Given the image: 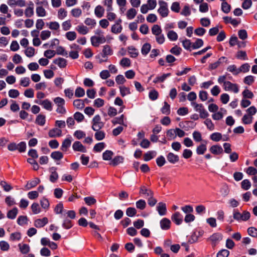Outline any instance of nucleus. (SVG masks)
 Returning <instances> with one entry per match:
<instances>
[{
  "mask_svg": "<svg viewBox=\"0 0 257 257\" xmlns=\"http://www.w3.org/2000/svg\"><path fill=\"white\" fill-rule=\"evenodd\" d=\"M226 75L219 76L218 78V82L221 84L225 91L233 92L237 93L239 92V87L237 84L233 83L226 80Z\"/></svg>",
  "mask_w": 257,
  "mask_h": 257,
  "instance_id": "nucleus-1",
  "label": "nucleus"
},
{
  "mask_svg": "<svg viewBox=\"0 0 257 257\" xmlns=\"http://www.w3.org/2000/svg\"><path fill=\"white\" fill-rule=\"evenodd\" d=\"M250 217V213L247 211H243L242 213L237 210L233 211V218L238 222L246 221Z\"/></svg>",
  "mask_w": 257,
  "mask_h": 257,
  "instance_id": "nucleus-2",
  "label": "nucleus"
},
{
  "mask_svg": "<svg viewBox=\"0 0 257 257\" xmlns=\"http://www.w3.org/2000/svg\"><path fill=\"white\" fill-rule=\"evenodd\" d=\"M53 101L57 106L56 112L62 115L65 114L66 113V109L64 107L65 100L61 97H57L54 99Z\"/></svg>",
  "mask_w": 257,
  "mask_h": 257,
  "instance_id": "nucleus-3",
  "label": "nucleus"
},
{
  "mask_svg": "<svg viewBox=\"0 0 257 257\" xmlns=\"http://www.w3.org/2000/svg\"><path fill=\"white\" fill-rule=\"evenodd\" d=\"M160 8L158 10V12L162 17H166L168 15L169 10L168 9V4L163 1H159Z\"/></svg>",
  "mask_w": 257,
  "mask_h": 257,
  "instance_id": "nucleus-4",
  "label": "nucleus"
},
{
  "mask_svg": "<svg viewBox=\"0 0 257 257\" xmlns=\"http://www.w3.org/2000/svg\"><path fill=\"white\" fill-rule=\"evenodd\" d=\"M92 128L94 131H99L104 126V123L101 121V117L99 115H96L92 120Z\"/></svg>",
  "mask_w": 257,
  "mask_h": 257,
  "instance_id": "nucleus-5",
  "label": "nucleus"
},
{
  "mask_svg": "<svg viewBox=\"0 0 257 257\" xmlns=\"http://www.w3.org/2000/svg\"><path fill=\"white\" fill-rule=\"evenodd\" d=\"M90 40L92 45L96 47H98L100 44L104 43L106 42V39L103 35L92 36L91 37Z\"/></svg>",
  "mask_w": 257,
  "mask_h": 257,
  "instance_id": "nucleus-6",
  "label": "nucleus"
},
{
  "mask_svg": "<svg viewBox=\"0 0 257 257\" xmlns=\"http://www.w3.org/2000/svg\"><path fill=\"white\" fill-rule=\"evenodd\" d=\"M35 102L43 106L45 109L51 111L52 110V103L48 99L43 100H36Z\"/></svg>",
  "mask_w": 257,
  "mask_h": 257,
  "instance_id": "nucleus-7",
  "label": "nucleus"
},
{
  "mask_svg": "<svg viewBox=\"0 0 257 257\" xmlns=\"http://www.w3.org/2000/svg\"><path fill=\"white\" fill-rule=\"evenodd\" d=\"M171 219L177 225H180L183 222V216L179 212H176L172 214Z\"/></svg>",
  "mask_w": 257,
  "mask_h": 257,
  "instance_id": "nucleus-8",
  "label": "nucleus"
},
{
  "mask_svg": "<svg viewBox=\"0 0 257 257\" xmlns=\"http://www.w3.org/2000/svg\"><path fill=\"white\" fill-rule=\"evenodd\" d=\"M72 148L75 151L86 152V149L79 141L75 142L72 145Z\"/></svg>",
  "mask_w": 257,
  "mask_h": 257,
  "instance_id": "nucleus-9",
  "label": "nucleus"
},
{
  "mask_svg": "<svg viewBox=\"0 0 257 257\" xmlns=\"http://www.w3.org/2000/svg\"><path fill=\"white\" fill-rule=\"evenodd\" d=\"M7 3L11 7L15 6L24 7L26 4L25 0H8Z\"/></svg>",
  "mask_w": 257,
  "mask_h": 257,
  "instance_id": "nucleus-10",
  "label": "nucleus"
},
{
  "mask_svg": "<svg viewBox=\"0 0 257 257\" xmlns=\"http://www.w3.org/2000/svg\"><path fill=\"white\" fill-rule=\"evenodd\" d=\"M222 235L221 233H215L210 236L208 239L211 241L213 245L215 246L217 242L222 239Z\"/></svg>",
  "mask_w": 257,
  "mask_h": 257,
  "instance_id": "nucleus-11",
  "label": "nucleus"
},
{
  "mask_svg": "<svg viewBox=\"0 0 257 257\" xmlns=\"http://www.w3.org/2000/svg\"><path fill=\"white\" fill-rule=\"evenodd\" d=\"M171 224V221L167 218H163L160 222L161 229L165 230H168L170 228Z\"/></svg>",
  "mask_w": 257,
  "mask_h": 257,
  "instance_id": "nucleus-12",
  "label": "nucleus"
},
{
  "mask_svg": "<svg viewBox=\"0 0 257 257\" xmlns=\"http://www.w3.org/2000/svg\"><path fill=\"white\" fill-rule=\"evenodd\" d=\"M49 171L51 173L50 176V181L51 182H55L58 179V174L57 172V168L55 167H51L49 169Z\"/></svg>",
  "mask_w": 257,
  "mask_h": 257,
  "instance_id": "nucleus-13",
  "label": "nucleus"
},
{
  "mask_svg": "<svg viewBox=\"0 0 257 257\" xmlns=\"http://www.w3.org/2000/svg\"><path fill=\"white\" fill-rule=\"evenodd\" d=\"M157 210L161 216L166 215L167 213L166 205L163 202H159L157 206Z\"/></svg>",
  "mask_w": 257,
  "mask_h": 257,
  "instance_id": "nucleus-14",
  "label": "nucleus"
},
{
  "mask_svg": "<svg viewBox=\"0 0 257 257\" xmlns=\"http://www.w3.org/2000/svg\"><path fill=\"white\" fill-rule=\"evenodd\" d=\"M48 219L47 217L42 219H37L34 222V225L37 228H41L48 223Z\"/></svg>",
  "mask_w": 257,
  "mask_h": 257,
  "instance_id": "nucleus-15",
  "label": "nucleus"
},
{
  "mask_svg": "<svg viewBox=\"0 0 257 257\" xmlns=\"http://www.w3.org/2000/svg\"><path fill=\"white\" fill-rule=\"evenodd\" d=\"M48 135L50 138L59 137L62 136V131L58 128H54L49 131Z\"/></svg>",
  "mask_w": 257,
  "mask_h": 257,
  "instance_id": "nucleus-16",
  "label": "nucleus"
},
{
  "mask_svg": "<svg viewBox=\"0 0 257 257\" xmlns=\"http://www.w3.org/2000/svg\"><path fill=\"white\" fill-rule=\"evenodd\" d=\"M104 9L100 5L97 6L94 9L95 15L98 18L103 16L104 13Z\"/></svg>",
  "mask_w": 257,
  "mask_h": 257,
  "instance_id": "nucleus-17",
  "label": "nucleus"
},
{
  "mask_svg": "<svg viewBox=\"0 0 257 257\" xmlns=\"http://www.w3.org/2000/svg\"><path fill=\"white\" fill-rule=\"evenodd\" d=\"M53 63L57 65L60 68H64L67 65V61L63 58H58L53 61Z\"/></svg>",
  "mask_w": 257,
  "mask_h": 257,
  "instance_id": "nucleus-18",
  "label": "nucleus"
},
{
  "mask_svg": "<svg viewBox=\"0 0 257 257\" xmlns=\"http://www.w3.org/2000/svg\"><path fill=\"white\" fill-rule=\"evenodd\" d=\"M168 161L172 163L175 164L179 161V157L173 153H169L167 156Z\"/></svg>",
  "mask_w": 257,
  "mask_h": 257,
  "instance_id": "nucleus-19",
  "label": "nucleus"
},
{
  "mask_svg": "<svg viewBox=\"0 0 257 257\" xmlns=\"http://www.w3.org/2000/svg\"><path fill=\"white\" fill-rule=\"evenodd\" d=\"M40 183V180L38 178H36L34 180L28 182L26 185V188L27 189L29 190L32 188L35 187Z\"/></svg>",
  "mask_w": 257,
  "mask_h": 257,
  "instance_id": "nucleus-20",
  "label": "nucleus"
},
{
  "mask_svg": "<svg viewBox=\"0 0 257 257\" xmlns=\"http://www.w3.org/2000/svg\"><path fill=\"white\" fill-rule=\"evenodd\" d=\"M210 151L213 154L218 155L223 152V149L219 145H213L210 148Z\"/></svg>",
  "mask_w": 257,
  "mask_h": 257,
  "instance_id": "nucleus-21",
  "label": "nucleus"
},
{
  "mask_svg": "<svg viewBox=\"0 0 257 257\" xmlns=\"http://www.w3.org/2000/svg\"><path fill=\"white\" fill-rule=\"evenodd\" d=\"M140 194H143L145 197H149L151 196H153V192L150 189H147L145 186H142L140 188Z\"/></svg>",
  "mask_w": 257,
  "mask_h": 257,
  "instance_id": "nucleus-22",
  "label": "nucleus"
},
{
  "mask_svg": "<svg viewBox=\"0 0 257 257\" xmlns=\"http://www.w3.org/2000/svg\"><path fill=\"white\" fill-rule=\"evenodd\" d=\"M66 216L67 217H69L70 219H72L75 218V216H76V214H75V211L73 210H69V211L65 210L64 211V213L62 214V215H61L60 217L61 218H65V217H66Z\"/></svg>",
  "mask_w": 257,
  "mask_h": 257,
  "instance_id": "nucleus-23",
  "label": "nucleus"
},
{
  "mask_svg": "<svg viewBox=\"0 0 257 257\" xmlns=\"http://www.w3.org/2000/svg\"><path fill=\"white\" fill-rule=\"evenodd\" d=\"M71 144V140L70 138L65 139L62 144L61 150L64 152L67 151V149L70 147Z\"/></svg>",
  "mask_w": 257,
  "mask_h": 257,
  "instance_id": "nucleus-24",
  "label": "nucleus"
},
{
  "mask_svg": "<svg viewBox=\"0 0 257 257\" xmlns=\"http://www.w3.org/2000/svg\"><path fill=\"white\" fill-rule=\"evenodd\" d=\"M124 160V158L122 156H117L115 157L110 163V165L112 166H116L120 163H122Z\"/></svg>",
  "mask_w": 257,
  "mask_h": 257,
  "instance_id": "nucleus-25",
  "label": "nucleus"
},
{
  "mask_svg": "<svg viewBox=\"0 0 257 257\" xmlns=\"http://www.w3.org/2000/svg\"><path fill=\"white\" fill-rule=\"evenodd\" d=\"M20 251L23 253L26 254L30 251V248L28 244L25 243H20L18 245Z\"/></svg>",
  "mask_w": 257,
  "mask_h": 257,
  "instance_id": "nucleus-26",
  "label": "nucleus"
},
{
  "mask_svg": "<svg viewBox=\"0 0 257 257\" xmlns=\"http://www.w3.org/2000/svg\"><path fill=\"white\" fill-rule=\"evenodd\" d=\"M18 213V210L17 208L15 207L8 212L7 217L9 219H14L16 218Z\"/></svg>",
  "mask_w": 257,
  "mask_h": 257,
  "instance_id": "nucleus-27",
  "label": "nucleus"
},
{
  "mask_svg": "<svg viewBox=\"0 0 257 257\" xmlns=\"http://www.w3.org/2000/svg\"><path fill=\"white\" fill-rule=\"evenodd\" d=\"M61 218L63 219V221L62 223L63 227H64L65 229H68L72 227L73 225L71 220L67 218V217Z\"/></svg>",
  "mask_w": 257,
  "mask_h": 257,
  "instance_id": "nucleus-28",
  "label": "nucleus"
},
{
  "mask_svg": "<svg viewBox=\"0 0 257 257\" xmlns=\"http://www.w3.org/2000/svg\"><path fill=\"white\" fill-rule=\"evenodd\" d=\"M128 52L132 58H136L139 55V52L136 48L133 46H130L127 48Z\"/></svg>",
  "mask_w": 257,
  "mask_h": 257,
  "instance_id": "nucleus-29",
  "label": "nucleus"
},
{
  "mask_svg": "<svg viewBox=\"0 0 257 257\" xmlns=\"http://www.w3.org/2000/svg\"><path fill=\"white\" fill-rule=\"evenodd\" d=\"M156 152L155 151H149L144 155V160L145 161H148L153 158H154L156 155Z\"/></svg>",
  "mask_w": 257,
  "mask_h": 257,
  "instance_id": "nucleus-30",
  "label": "nucleus"
},
{
  "mask_svg": "<svg viewBox=\"0 0 257 257\" xmlns=\"http://www.w3.org/2000/svg\"><path fill=\"white\" fill-rule=\"evenodd\" d=\"M227 70L232 73L234 75H237L239 74V68H237L235 65H231L227 67Z\"/></svg>",
  "mask_w": 257,
  "mask_h": 257,
  "instance_id": "nucleus-31",
  "label": "nucleus"
},
{
  "mask_svg": "<svg viewBox=\"0 0 257 257\" xmlns=\"http://www.w3.org/2000/svg\"><path fill=\"white\" fill-rule=\"evenodd\" d=\"M73 105L78 109H82L84 107L85 104H84V101H82V99H78L74 100Z\"/></svg>",
  "mask_w": 257,
  "mask_h": 257,
  "instance_id": "nucleus-32",
  "label": "nucleus"
},
{
  "mask_svg": "<svg viewBox=\"0 0 257 257\" xmlns=\"http://www.w3.org/2000/svg\"><path fill=\"white\" fill-rule=\"evenodd\" d=\"M120 93L122 97L131 94L130 89L128 87H126L124 86H120L119 87Z\"/></svg>",
  "mask_w": 257,
  "mask_h": 257,
  "instance_id": "nucleus-33",
  "label": "nucleus"
},
{
  "mask_svg": "<svg viewBox=\"0 0 257 257\" xmlns=\"http://www.w3.org/2000/svg\"><path fill=\"white\" fill-rule=\"evenodd\" d=\"M45 121V116L43 114H39L36 119V123L41 126L44 125Z\"/></svg>",
  "mask_w": 257,
  "mask_h": 257,
  "instance_id": "nucleus-34",
  "label": "nucleus"
},
{
  "mask_svg": "<svg viewBox=\"0 0 257 257\" xmlns=\"http://www.w3.org/2000/svg\"><path fill=\"white\" fill-rule=\"evenodd\" d=\"M137 14V11L134 8H131L127 11L126 15L128 19L132 20L135 17Z\"/></svg>",
  "mask_w": 257,
  "mask_h": 257,
  "instance_id": "nucleus-35",
  "label": "nucleus"
},
{
  "mask_svg": "<svg viewBox=\"0 0 257 257\" xmlns=\"http://www.w3.org/2000/svg\"><path fill=\"white\" fill-rule=\"evenodd\" d=\"M95 131L96 133H95L94 137L96 140L101 141L105 138V134L103 131L100 130Z\"/></svg>",
  "mask_w": 257,
  "mask_h": 257,
  "instance_id": "nucleus-36",
  "label": "nucleus"
},
{
  "mask_svg": "<svg viewBox=\"0 0 257 257\" xmlns=\"http://www.w3.org/2000/svg\"><path fill=\"white\" fill-rule=\"evenodd\" d=\"M207 150L205 144H201L197 147L196 149V153L198 155H203Z\"/></svg>",
  "mask_w": 257,
  "mask_h": 257,
  "instance_id": "nucleus-37",
  "label": "nucleus"
},
{
  "mask_svg": "<svg viewBox=\"0 0 257 257\" xmlns=\"http://www.w3.org/2000/svg\"><path fill=\"white\" fill-rule=\"evenodd\" d=\"M51 157L55 160H60L63 157V154L59 151H55L51 153Z\"/></svg>",
  "mask_w": 257,
  "mask_h": 257,
  "instance_id": "nucleus-38",
  "label": "nucleus"
},
{
  "mask_svg": "<svg viewBox=\"0 0 257 257\" xmlns=\"http://www.w3.org/2000/svg\"><path fill=\"white\" fill-rule=\"evenodd\" d=\"M236 57L238 59L246 60L248 59L246 53L244 51H238L236 54Z\"/></svg>",
  "mask_w": 257,
  "mask_h": 257,
  "instance_id": "nucleus-39",
  "label": "nucleus"
},
{
  "mask_svg": "<svg viewBox=\"0 0 257 257\" xmlns=\"http://www.w3.org/2000/svg\"><path fill=\"white\" fill-rule=\"evenodd\" d=\"M76 29L80 34L82 35H86L88 32V28L84 25H79Z\"/></svg>",
  "mask_w": 257,
  "mask_h": 257,
  "instance_id": "nucleus-40",
  "label": "nucleus"
},
{
  "mask_svg": "<svg viewBox=\"0 0 257 257\" xmlns=\"http://www.w3.org/2000/svg\"><path fill=\"white\" fill-rule=\"evenodd\" d=\"M151 48V46L149 43H145L143 45L142 49L141 52L143 55H146L150 52Z\"/></svg>",
  "mask_w": 257,
  "mask_h": 257,
  "instance_id": "nucleus-41",
  "label": "nucleus"
},
{
  "mask_svg": "<svg viewBox=\"0 0 257 257\" xmlns=\"http://www.w3.org/2000/svg\"><path fill=\"white\" fill-rule=\"evenodd\" d=\"M231 10V6L227 2H223L221 4V10L225 14H228L230 12Z\"/></svg>",
  "mask_w": 257,
  "mask_h": 257,
  "instance_id": "nucleus-42",
  "label": "nucleus"
},
{
  "mask_svg": "<svg viewBox=\"0 0 257 257\" xmlns=\"http://www.w3.org/2000/svg\"><path fill=\"white\" fill-rule=\"evenodd\" d=\"M65 36L68 40L72 41L76 39L77 34L74 31H69L66 33Z\"/></svg>",
  "mask_w": 257,
  "mask_h": 257,
  "instance_id": "nucleus-43",
  "label": "nucleus"
},
{
  "mask_svg": "<svg viewBox=\"0 0 257 257\" xmlns=\"http://www.w3.org/2000/svg\"><path fill=\"white\" fill-rule=\"evenodd\" d=\"M31 208L33 213L35 214H38L41 212V208L38 203H33Z\"/></svg>",
  "mask_w": 257,
  "mask_h": 257,
  "instance_id": "nucleus-44",
  "label": "nucleus"
},
{
  "mask_svg": "<svg viewBox=\"0 0 257 257\" xmlns=\"http://www.w3.org/2000/svg\"><path fill=\"white\" fill-rule=\"evenodd\" d=\"M203 41L201 39H197L196 41L192 43V48L193 49H197L203 45Z\"/></svg>",
  "mask_w": 257,
  "mask_h": 257,
  "instance_id": "nucleus-45",
  "label": "nucleus"
},
{
  "mask_svg": "<svg viewBox=\"0 0 257 257\" xmlns=\"http://www.w3.org/2000/svg\"><path fill=\"white\" fill-rule=\"evenodd\" d=\"M63 205L61 202L59 203L55 207L54 211L56 214L61 215L64 213Z\"/></svg>",
  "mask_w": 257,
  "mask_h": 257,
  "instance_id": "nucleus-46",
  "label": "nucleus"
},
{
  "mask_svg": "<svg viewBox=\"0 0 257 257\" xmlns=\"http://www.w3.org/2000/svg\"><path fill=\"white\" fill-rule=\"evenodd\" d=\"M113 155V153L111 151H105L102 154V158L104 160H110Z\"/></svg>",
  "mask_w": 257,
  "mask_h": 257,
  "instance_id": "nucleus-47",
  "label": "nucleus"
},
{
  "mask_svg": "<svg viewBox=\"0 0 257 257\" xmlns=\"http://www.w3.org/2000/svg\"><path fill=\"white\" fill-rule=\"evenodd\" d=\"M167 136L170 140H174L176 137V129H170L167 132Z\"/></svg>",
  "mask_w": 257,
  "mask_h": 257,
  "instance_id": "nucleus-48",
  "label": "nucleus"
},
{
  "mask_svg": "<svg viewBox=\"0 0 257 257\" xmlns=\"http://www.w3.org/2000/svg\"><path fill=\"white\" fill-rule=\"evenodd\" d=\"M162 30L158 25H155L152 28V34L154 35H159L162 33Z\"/></svg>",
  "mask_w": 257,
  "mask_h": 257,
  "instance_id": "nucleus-49",
  "label": "nucleus"
},
{
  "mask_svg": "<svg viewBox=\"0 0 257 257\" xmlns=\"http://www.w3.org/2000/svg\"><path fill=\"white\" fill-rule=\"evenodd\" d=\"M168 38L171 41H174L177 40L178 35L174 31H169L167 33Z\"/></svg>",
  "mask_w": 257,
  "mask_h": 257,
  "instance_id": "nucleus-50",
  "label": "nucleus"
},
{
  "mask_svg": "<svg viewBox=\"0 0 257 257\" xmlns=\"http://www.w3.org/2000/svg\"><path fill=\"white\" fill-rule=\"evenodd\" d=\"M136 207L140 210H144L146 207V203L144 200L140 199L136 203Z\"/></svg>",
  "mask_w": 257,
  "mask_h": 257,
  "instance_id": "nucleus-51",
  "label": "nucleus"
},
{
  "mask_svg": "<svg viewBox=\"0 0 257 257\" xmlns=\"http://www.w3.org/2000/svg\"><path fill=\"white\" fill-rule=\"evenodd\" d=\"M28 217L26 216H20L17 219V223L20 225H24L27 224Z\"/></svg>",
  "mask_w": 257,
  "mask_h": 257,
  "instance_id": "nucleus-52",
  "label": "nucleus"
},
{
  "mask_svg": "<svg viewBox=\"0 0 257 257\" xmlns=\"http://www.w3.org/2000/svg\"><path fill=\"white\" fill-rule=\"evenodd\" d=\"M103 5L106 7V11H112L113 10L112 8V0H104Z\"/></svg>",
  "mask_w": 257,
  "mask_h": 257,
  "instance_id": "nucleus-53",
  "label": "nucleus"
},
{
  "mask_svg": "<svg viewBox=\"0 0 257 257\" xmlns=\"http://www.w3.org/2000/svg\"><path fill=\"white\" fill-rule=\"evenodd\" d=\"M210 139L215 142H218L222 139V135L219 133H214L210 135Z\"/></svg>",
  "mask_w": 257,
  "mask_h": 257,
  "instance_id": "nucleus-54",
  "label": "nucleus"
},
{
  "mask_svg": "<svg viewBox=\"0 0 257 257\" xmlns=\"http://www.w3.org/2000/svg\"><path fill=\"white\" fill-rule=\"evenodd\" d=\"M102 52L104 55H111L113 51L109 45H106L103 46Z\"/></svg>",
  "mask_w": 257,
  "mask_h": 257,
  "instance_id": "nucleus-55",
  "label": "nucleus"
},
{
  "mask_svg": "<svg viewBox=\"0 0 257 257\" xmlns=\"http://www.w3.org/2000/svg\"><path fill=\"white\" fill-rule=\"evenodd\" d=\"M55 52L56 54L58 55H61L66 57H67L68 55L67 52L65 50L64 48L62 46H58L57 48L56 52Z\"/></svg>",
  "mask_w": 257,
  "mask_h": 257,
  "instance_id": "nucleus-56",
  "label": "nucleus"
},
{
  "mask_svg": "<svg viewBox=\"0 0 257 257\" xmlns=\"http://www.w3.org/2000/svg\"><path fill=\"white\" fill-rule=\"evenodd\" d=\"M105 145L103 142L97 143L94 146L93 150L96 152H100L104 148Z\"/></svg>",
  "mask_w": 257,
  "mask_h": 257,
  "instance_id": "nucleus-57",
  "label": "nucleus"
},
{
  "mask_svg": "<svg viewBox=\"0 0 257 257\" xmlns=\"http://www.w3.org/2000/svg\"><path fill=\"white\" fill-rule=\"evenodd\" d=\"M85 95L84 89L80 87H77L75 90V95L77 97H81Z\"/></svg>",
  "mask_w": 257,
  "mask_h": 257,
  "instance_id": "nucleus-58",
  "label": "nucleus"
},
{
  "mask_svg": "<svg viewBox=\"0 0 257 257\" xmlns=\"http://www.w3.org/2000/svg\"><path fill=\"white\" fill-rule=\"evenodd\" d=\"M67 15V11L64 8H60L58 12V17L60 20H63Z\"/></svg>",
  "mask_w": 257,
  "mask_h": 257,
  "instance_id": "nucleus-59",
  "label": "nucleus"
},
{
  "mask_svg": "<svg viewBox=\"0 0 257 257\" xmlns=\"http://www.w3.org/2000/svg\"><path fill=\"white\" fill-rule=\"evenodd\" d=\"M137 214V210L134 207H128L126 209V214L129 217H133Z\"/></svg>",
  "mask_w": 257,
  "mask_h": 257,
  "instance_id": "nucleus-60",
  "label": "nucleus"
},
{
  "mask_svg": "<svg viewBox=\"0 0 257 257\" xmlns=\"http://www.w3.org/2000/svg\"><path fill=\"white\" fill-rule=\"evenodd\" d=\"M36 14L39 17H44L46 16V12L44 8L42 6L38 7L36 8Z\"/></svg>",
  "mask_w": 257,
  "mask_h": 257,
  "instance_id": "nucleus-61",
  "label": "nucleus"
},
{
  "mask_svg": "<svg viewBox=\"0 0 257 257\" xmlns=\"http://www.w3.org/2000/svg\"><path fill=\"white\" fill-rule=\"evenodd\" d=\"M161 111L163 114H170V106L167 102H164V105L161 108Z\"/></svg>",
  "mask_w": 257,
  "mask_h": 257,
  "instance_id": "nucleus-62",
  "label": "nucleus"
},
{
  "mask_svg": "<svg viewBox=\"0 0 257 257\" xmlns=\"http://www.w3.org/2000/svg\"><path fill=\"white\" fill-rule=\"evenodd\" d=\"M159 93L155 89L150 91L149 94V98L152 100H155L158 98Z\"/></svg>",
  "mask_w": 257,
  "mask_h": 257,
  "instance_id": "nucleus-63",
  "label": "nucleus"
},
{
  "mask_svg": "<svg viewBox=\"0 0 257 257\" xmlns=\"http://www.w3.org/2000/svg\"><path fill=\"white\" fill-rule=\"evenodd\" d=\"M247 233L250 236L253 237H257V228L254 227L248 228Z\"/></svg>",
  "mask_w": 257,
  "mask_h": 257,
  "instance_id": "nucleus-64",
  "label": "nucleus"
}]
</instances>
